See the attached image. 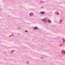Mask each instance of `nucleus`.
I'll list each match as a JSON object with an SVG mask.
<instances>
[{"label": "nucleus", "instance_id": "obj_1", "mask_svg": "<svg viewBox=\"0 0 65 65\" xmlns=\"http://www.w3.org/2000/svg\"><path fill=\"white\" fill-rule=\"evenodd\" d=\"M34 30H36L37 29V27H35L34 28Z\"/></svg>", "mask_w": 65, "mask_h": 65}, {"label": "nucleus", "instance_id": "obj_2", "mask_svg": "<svg viewBox=\"0 0 65 65\" xmlns=\"http://www.w3.org/2000/svg\"><path fill=\"white\" fill-rule=\"evenodd\" d=\"M48 22L49 23H51V20H48Z\"/></svg>", "mask_w": 65, "mask_h": 65}, {"label": "nucleus", "instance_id": "obj_3", "mask_svg": "<svg viewBox=\"0 0 65 65\" xmlns=\"http://www.w3.org/2000/svg\"><path fill=\"white\" fill-rule=\"evenodd\" d=\"M41 14H44V12H41Z\"/></svg>", "mask_w": 65, "mask_h": 65}, {"label": "nucleus", "instance_id": "obj_4", "mask_svg": "<svg viewBox=\"0 0 65 65\" xmlns=\"http://www.w3.org/2000/svg\"><path fill=\"white\" fill-rule=\"evenodd\" d=\"M30 15H32V13H30Z\"/></svg>", "mask_w": 65, "mask_h": 65}, {"label": "nucleus", "instance_id": "obj_5", "mask_svg": "<svg viewBox=\"0 0 65 65\" xmlns=\"http://www.w3.org/2000/svg\"><path fill=\"white\" fill-rule=\"evenodd\" d=\"M43 21H46V20H43Z\"/></svg>", "mask_w": 65, "mask_h": 65}, {"label": "nucleus", "instance_id": "obj_6", "mask_svg": "<svg viewBox=\"0 0 65 65\" xmlns=\"http://www.w3.org/2000/svg\"><path fill=\"white\" fill-rule=\"evenodd\" d=\"M62 21V20H61V21L60 22V23L61 24V22Z\"/></svg>", "mask_w": 65, "mask_h": 65}, {"label": "nucleus", "instance_id": "obj_7", "mask_svg": "<svg viewBox=\"0 0 65 65\" xmlns=\"http://www.w3.org/2000/svg\"><path fill=\"white\" fill-rule=\"evenodd\" d=\"M25 31V32H27V31Z\"/></svg>", "mask_w": 65, "mask_h": 65}, {"label": "nucleus", "instance_id": "obj_8", "mask_svg": "<svg viewBox=\"0 0 65 65\" xmlns=\"http://www.w3.org/2000/svg\"><path fill=\"white\" fill-rule=\"evenodd\" d=\"M64 54H65V51L64 52Z\"/></svg>", "mask_w": 65, "mask_h": 65}, {"label": "nucleus", "instance_id": "obj_9", "mask_svg": "<svg viewBox=\"0 0 65 65\" xmlns=\"http://www.w3.org/2000/svg\"><path fill=\"white\" fill-rule=\"evenodd\" d=\"M58 14H59V13H58Z\"/></svg>", "mask_w": 65, "mask_h": 65}, {"label": "nucleus", "instance_id": "obj_10", "mask_svg": "<svg viewBox=\"0 0 65 65\" xmlns=\"http://www.w3.org/2000/svg\"><path fill=\"white\" fill-rule=\"evenodd\" d=\"M64 40H65L64 39Z\"/></svg>", "mask_w": 65, "mask_h": 65}, {"label": "nucleus", "instance_id": "obj_11", "mask_svg": "<svg viewBox=\"0 0 65 65\" xmlns=\"http://www.w3.org/2000/svg\"><path fill=\"white\" fill-rule=\"evenodd\" d=\"M64 40H65L64 39Z\"/></svg>", "mask_w": 65, "mask_h": 65}]
</instances>
